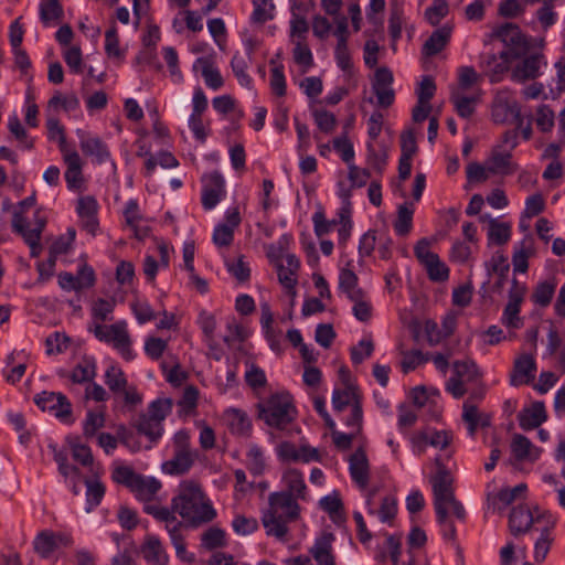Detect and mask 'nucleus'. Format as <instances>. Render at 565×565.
I'll return each instance as SVG.
<instances>
[{
	"instance_id": "11",
	"label": "nucleus",
	"mask_w": 565,
	"mask_h": 565,
	"mask_svg": "<svg viewBox=\"0 0 565 565\" xmlns=\"http://www.w3.org/2000/svg\"><path fill=\"white\" fill-rule=\"evenodd\" d=\"M393 73L388 67H379L375 71L372 82V89L377 98V104L381 107H390L395 99V93L392 88Z\"/></svg>"
},
{
	"instance_id": "64",
	"label": "nucleus",
	"mask_w": 565,
	"mask_h": 565,
	"mask_svg": "<svg viewBox=\"0 0 565 565\" xmlns=\"http://www.w3.org/2000/svg\"><path fill=\"white\" fill-rule=\"evenodd\" d=\"M448 10L445 0H435L433 6L426 9L425 17L431 25H437L448 14Z\"/></svg>"
},
{
	"instance_id": "27",
	"label": "nucleus",
	"mask_w": 565,
	"mask_h": 565,
	"mask_svg": "<svg viewBox=\"0 0 565 565\" xmlns=\"http://www.w3.org/2000/svg\"><path fill=\"white\" fill-rule=\"evenodd\" d=\"M545 405L543 402H535L530 407L524 408L518 415L519 425L522 429L529 430L537 428L546 420Z\"/></svg>"
},
{
	"instance_id": "53",
	"label": "nucleus",
	"mask_w": 565,
	"mask_h": 565,
	"mask_svg": "<svg viewBox=\"0 0 565 565\" xmlns=\"http://www.w3.org/2000/svg\"><path fill=\"white\" fill-rule=\"evenodd\" d=\"M526 484L525 483H519L516 484L514 488H504V489H501L495 499L498 500L499 504L497 508L498 510H503L504 508H507L509 504H511L512 502H514L519 497H522L525 494L526 492Z\"/></svg>"
},
{
	"instance_id": "29",
	"label": "nucleus",
	"mask_w": 565,
	"mask_h": 565,
	"mask_svg": "<svg viewBox=\"0 0 565 565\" xmlns=\"http://www.w3.org/2000/svg\"><path fill=\"white\" fill-rule=\"evenodd\" d=\"M64 161L67 166L65 171V180L68 189H77L81 186L82 178V160L75 150L63 152Z\"/></svg>"
},
{
	"instance_id": "7",
	"label": "nucleus",
	"mask_w": 565,
	"mask_h": 565,
	"mask_svg": "<svg viewBox=\"0 0 565 565\" xmlns=\"http://www.w3.org/2000/svg\"><path fill=\"white\" fill-rule=\"evenodd\" d=\"M525 294L526 286L513 278L509 290L508 303L504 307L501 318V321L505 327L512 329H519L522 327L523 322L520 317V307L524 300Z\"/></svg>"
},
{
	"instance_id": "50",
	"label": "nucleus",
	"mask_w": 565,
	"mask_h": 565,
	"mask_svg": "<svg viewBox=\"0 0 565 565\" xmlns=\"http://www.w3.org/2000/svg\"><path fill=\"white\" fill-rule=\"evenodd\" d=\"M253 22L263 24L274 18L275 4L273 0H253Z\"/></svg>"
},
{
	"instance_id": "28",
	"label": "nucleus",
	"mask_w": 565,
	"mask_h": 565,
	"mask_svg": "<svg viewBox=\"0 0 565 565\" xmlns=\"http://www.w3.org/2000/svg\"><path fill=\"white\" fill-rule=\"evenodd\" d=\"M555 526V519L552 515L547 516L541 529V534L534 545V561L542 563L546 558L554 537L552 536V529Z\"/></svg>"
},
{
	"instance_id": "63",
	"label": "nucleus",
	"mask_w": 565,
	"mask_h": 565,
	"mask_svg": "<svg viewBox=\"0 0 565 565\" xmlns=\"http://www.w3.org/2000/svg\"><path fill=\"white\" fill-rule=\"evenodd\" d=\"M418 439L425 444L444 449L449 445L451 436L446 430L433 433L425 431L418 435Z\"/></svg>"
},
{
	"instance_id": "9",
	"label": "nucleus",
	"mask_w": 565,
	"mask_h": 565,
	"mask_svg": "<svg viewBox=\"0 0 565 565\" xmlns=\"http://www.w3.org/2000/svg\"><path fill=\"white\" fill-rule=\"evenodd\" d=\"M35 404L43 411L52 412L61 420L72 415V404L62 393L42 392L34 397Z\"/></svg>"
},
{
	"instance_id": "19",
	"label": "nucleus",
	"mask_w": 565,
	"mask_h": 565,
	"mask_svg": "<svg viewBox=\"0 0 565 565\" xmlns=\"http://www.w3.org/2000/svg\"><path fill=\"white\" fill-rule=\"evenodd\" d=\"M12 228L19 233L29 245L31 256L38 257L42 252V246L40 244L41 228H29L26 220L21 212L13 213Z\"/></svg>"
},
{
	"instance_id": "35",
	"label": "nucleus",
	"mask_w": 565,
	"mask_h": 565,
	"mask_svg": "<svg viewBox=\"0 0 565 565\" xmlns=\"http://www.w3.org/2000/svg\"><path fill=\"white\" fill-rule=\"evenodd\" d=\"M339 289L347 295L350 300H358L364 292L358 287V276L348 268H342L339 274Z\"/></svg>"
},
{
	"instance_id": "60",
	"label": "nucleus",
	"mask_w": 565,
	"mask_h": 565,
	"mask_svg": "<svg viewBox=\"0 0 565 565\" xmlns=\"http://www.w3.org/2000/svg\"><path fill=\"white\" fill-rule=\"evenodd\" d=\"M105 425L104 413L87 412L86 418L83 424V433L85 437L90 438L95 436L96 431Z\"/></svg>"
},
{
	"instance_id": "48",
	"label": "nucleus",
	"mask_w": 565,
	"mask_h": 565,
	"mask_svg": "<svg viewBox=\"0 0 565 565\" xmlns=\"http://www.w3.org/2000/svg\"><path fill=\"white\" fill-rule=\"evenodd\" d=\"M158 164L164 169H171L178 167L179 162L171 152L161 151L156 157L150 156L147 159L145 163L146 174L151 175Z\"/></svg>"
},
{
	"instance_id": "3",
	"label": "nucleus",
	"mask_w": 565,
	"mask_h": 565,
	"mask_svg": "<svg viewBox=\"0 0 565 565\" xmlns=\"http://www.w3.org/2000/svg\"><path fill=\"white\" fill-rule=\"evenodd\" d=\"M452 483L454 479L445 467L439 468L431 478L434 507L439 524L446 523L449 509L460 520L466 515L463 505L455 497Z\"/></svg>"
},
{
	"instance_id": "36",
	"label": "nucleus",
	"mask_w": 565,
	"mask_h": 565,
	"mask_svg": "<svg viewBox=\"0 0 565 565\" xmlns=\"http://www.w3.org/2000/svg\"><path fill=\"white\" fill-rule=\"evenodd\" d=\"M454 376L460 379L465 383H473L480 380L481 372L477 364L470 360L455 361L452 364Z\"/></svg>"
},
{
	"instance_id": "38",
	"label": "nucleus",
	"mask_w": 565,
	"mask_h": 565,
	"mask_svg": "<svg viewBox=\"0 0 565 565\" xmlns=\"http://www.w3.org/2000/svg\"><path fill=\"white\" fill-rule=\"evenodd\" d=\"M196 64H200L202 67V76L207 87L217 90L223 86V77L210 60L200 57L196 60Z\"/></svg>"
},
{
	"instance_id": "46",
	"label": "nucleus",
	"mask_w": 565,
	"mask_h": 565,
	"mask_svg": "<svg viewBox=\"0 0 565 565\" xmlns=\"http://www.w3.org/2000/svg\"><path fill=\"white\" fill-rule=\"evenodd\" d=\"M139 476L140 475L136 473L135 470L129 466L122 463H114L111 479L116 483L127 487L129 490L132 489Z\"/></svg>"
},
{
	"instance_id": "37",
	"label": "nucleus",
	"mask_w": 565,
	"mask_h": 565,
	"mask_svg": "<svg viewBox=\"0 0 565 565\" xmlns=\"http://www.w3.org/2000/svg\"><path fill=\"white\" fill-rule=\"evenodd\" d=\"M414 207L412 203H403L397 207V217L394 222V231L399 236H406L413 226Z\"/></svg>"
},
{
	"instance_id": "42",
	"label": "nucleus",
	"mask_w": 565,
	"mask_h": 565,
	"mask_svg": "<svg viewBox=\"0 0 565 565\" xmlns=\"http://www.w3.org/2000/svg\"><path fill=\"white\" fill-rule=\"evenodd\" d=\"M511 237L510 223L499 222L495 218L489 220L488 239L490 243L503 245L509 242Z\"/></svg>"
},
{
	"instance_id": "47",
	"label": "nucleus",
	"mask_w": 565,
	"mask_h": 565,
	"mask_svg": "<svg viewBox=\"0 0 565 565\" xmlns=\"http://www.w3.org/2000/svg\"><path fill=\"white\" fill-rule=\"evenodd\" d=\"M359 401L355 388L351 384H345L343 390H334L332 394V405L334 411L341 412L348 405H353Z\"/></svg>"
},
{
	"instance_id": "4",
	"label": "nucleus",
	"mask_w": 565,
	"mask_h": 565,
	"mask_svg": "<svg viewBox=\"0 0 565 565\" xmlns=\"http://www.w3.org/2000/svg\"><path fill=\"white\" fill-rule=\"evenodd\" d=\"M296 416L291 396L288 393L271 395L259 406V418L268 426L282 429L290 424Z\"/></svg>"
},
{
	"instance_id": "12",
	"label": "nucleus",
	"mask_w": 565,
	"mask_h": 565,
	"mask_svg": "<svg viewBox=\"0 0 565 565\" xmlns=\"http://www.w3.org/2000/svg\"><path fill=\"white\" fill-rule=\"evenodd\" d=\"M509 52L502 51L499 55L484 53L480 55L479 66L491 82H499L502 75L509 70Z\"/></svg>"
},
{
	"instance_id": "44",
	"label": "nucleus",
	"mask_w": 565,
	"mask_h": 565,
	"mask_svg": "<svg viewBox=\"0 0 565 565\" xmlns=\"http://www.w3.org/2000/svg\"><path fill=\"white\" fill-rule=\"evenodd\" d=\"M139 434L147 436L151 443L157 441L162 435V425L147 415H140L137 424Z\"/></svg>"
},
{
	"instance_id": "30",
	"label": "nucleus",
	"mask_w": 565,
	"mask_h": 565,
	"mask_svg": "<svg viewBox=\"0 0 565 565\" xmlns=\"http://www.w3.org/2000/svg\"><path fill=\"white\" fill-rule=\"evenodd\" d=\"M286 490L282 492L290 493L292 498L298 500H307V487L302 473L297 469H289L282 476Z\"/></svg>"
},
{
	"instance_id": "20",
	"label": "nucleus",
	"mask_w": 565,
	"mask_h": 565,
	"mask_svg": "<svg viewBox=\"0 0 565 565\" xmlns=\"http://www.w3.org/2000/svg\"><path fill=\"white\" fill-rule=\"evenodd\" d=\"M492 119L497 124L515 122L518 128L523 126V116L521 107L516 102H508L504 99H497L492 106Z\"/></svg>"
},
{
	"instance_id": "13",
	"label": "nucleus",
	"mask_w": 565,
	"mask_h": 565,
	"mask_svg": "<svg viewBox=\"0 0 565 565\" xmlns=\"http://www.w3.org/2000/svg\"><path fill=\"white\" fill-rule=\"evenodd\" d=\"M202 205L205 210L214 209L225 192V181L221 173L214 171L203 177Z\"/></svg>"
},
{
	"instance_id": "6",
	"label": "nucleus",
	"mask_w": 565,
	"mask_h": 565,
	"mask_svg": "<svg viewBox=\"0 0 565 565\" xmlns=\"http://www.w3.org/2000/svg\"><path fill=\"white\" fill-rule=\"evenodd\" d=\"M145 511L148 514L153 515L158 521L164 523V527L170 535L171 542L175 548V553L182 559H185V544L184 537L182 534V530L184 524L182 521L178 520L173 513V510L170 511L168 508H161L152 504H148L145 507Z\"/></svg>"
},
{
	"instance_id": "17",
	"label": "nucleus",
	"mask_w": 565,
	"mask_h": 565,
	"mask_svg": "<svg viewBox=\"0 0 565 565\" xmlns=\"http://www.w3.org/2000/svg\"><path fill=\"white\" fill-rule=\"evenodd\" d=\"M241 224L237 207L228 209L225 213V223L218 224L213 232V243L218 247H226L233 243L234 230Z\"/></svg>"
},
{
	"instance_id": "26",
	"label": "nucleus",
	"mask_w": 565,
	"mask_h": 565,
	"mask_svg": "<svg viewBox=\"0 0 565 565\" xmlns=\"http://www.w3.org/2000/svg\"><path fill=\"white\" fill-rule=\"evenodd\" d=\"M141 555L150 565H167L169 557L160 542L153 535H148L141 546Z\"/></svg>"
},
{
	"instance_id": "32",
	"label": "nucleus",
	"mask_w": 565,
	"mask_h": 565,
	"mask_svg": "<svg viewBox=\"0 0 565 565\" xmlns=\"http://www.w3.org/2000/svg\"><path fill=\"white\" fill-rule=\"evenodd\" d=\"M534 246L532 237H525L512 255L513 270L515 273H526L529 268V258L534 255Z\"/></svg>"
},
{
	"instance_id": "15",
	"label": "nucleus",
	"mask_w": 565,
	"mask_h": 565,
	"mask_svg": "<svg viewBox=\"0 0 565 565\" xmlns=\"http://www.w3.org/2000/svg\"><path fill=\"white\" fill-rule=\"evenodd\" d=\"M79 147L85 156L93 157L98 163H105L110 159L107 145L97 136H92L84 130H77Z\"/></svg>"
},
{
	"instance_id": "55",
	"label": "nucleus",
	"mask_w": 565,
	"mask_h": 565,
	"mask_svg": "<svg viewBox=\"0 0 565 565\" xmlns=\"http://www.w3.org/2000/svg\"><path fill=\"white\" fill-rule=\"evenodd\" d=\"M424 266L427 270L429 279L433 281H445L449 277V269L446 264L440 260L438 255H436Z\"/></svg>"
},
{
	"instance_id": "43",
	"label": "nucleus",
	"mask_w": 565,
	"mask_h": 565,
	"mask_svg": "<svg viewBox=\"0 0 565 565\" xmlns=\"http://www.w3.org/2000/svg\"><path fill=\"white\" fill-rule=\"evenodd\" d=\"M63 17L64 11L57 0H46L40 4V19L44 25L60 22Z\"/></svg>"
},
{
	"instance_id": "45",
	"label": "nucleus",
	"mask_w": 565,
	"mask_h": 565,
	"mask_svg": "<svg viewBox=\"0 0 565 565\" xmlns=\"http://www.w3.org/2000/svg\"><path fill=\"white\" fill-rule=\"evenodd\" d=\"M450 100L452 102L455 109L460 117L469 118L475 113V106L478 102V98L455 92L452 93Z\"/></svg>"
},
{
	"instance_id": "21",
	"label": "nucleus",
	"mask_w": 565,
	"mask_h": 565,
	"mask_svg": "<svg viewBox=\"0 0 565 565\" xmlns=\"http://www.w3.org/2000/svg\"><path fill=\"white\" fill-rule=\"evenodd\" d=\"M543 64V55L535 53L526 56L512 70L511 78L516 83H524L539 77Z\"/></svg>"
},
{
	"instance_id": "41",
	"label": "nucleus",
	"mask_w": 565,
	"mask_h": 565,
	"mask_svg": "<svg viewBox=\"0 0 565 565\" xmlns=\"http://www.w3.org/2000/svg\"><path fill=\"white\" fill-rule=\"evenodd\" d=\"M95 376L96 364L93 359L82 360L70 374L71 381L76 384L92 382Z\"/></svg>"
},
{
	"instance_id": "56",
	"label": "nucleus",
	"mask_w": 565,
	"mask_h": 565,
	"mask_svg": "<svg viewBox=\"0 0 565 565\" xmlns=\"http://www.w3.org/2000/svg\"><path fill=\"white\" fill-rule=\"evenodd\" d=\"M269 63L274 66L271 68L270 75V88L277 96L282 97L286 95V78L284 75V66L276 64L274 58L270 60Z\"/></svg>"
},
{
	"instance_id": "39",
	"label": "nucleus",
	"mask_w": 565,
	"mask_h": 565,
	"mask_svg": "<svg viewBox=\"0 0 565 565\" xmlns=\"http://www.w3.org/2000/svg\"><path fill=\"white\" fill-rule=\"evenodd\" d=\"M33 548L42 558H49L57 548L55 533L49 530L38 533L33 541Z\"/></svg>"
},
{
	"instance_id": "25",
	"label": "nucleus",
	"mask_w": 565,
	"mask_h": 565,
	"mask_svg": "<svg viewBox=\"0 0 565 565\" xmlns=\"http://www.w3.org/2000/svg\"><path fill=\"white\" fill-rule=\"evenodd\" d=\"M334 536L332 533H323L316 539L315 544L310 548V554L317 562V565H334V556L332 555V542Z\"/></svg>"
},
{
	"instance_id": "62",
	"label": "nucleus",
	"mask_w": 565,
	"mask_h": 565,
	"mask_svg": "<svg viewBox=\"0 0 565 565\" xmlns=\"http://www.w3.org/2000/svg\"><path fill=\"white\" fill-rule=\"evenodd\" d=\"M163 58L169 67V72L171 77L173 78V82L180 83L183 79L182 73L179 68V57L177 51L171 47L167 46L162 49Z\"/></svg>"
},
{
	"instance_id": "49",
	"label": "nucleus",
	"mask_w": 565,
	"mask_h": 565,
	"mask_svg": "<svg viewBox=\"0 0 565 565\" xmlns=\"http://www.w3.org/2000/svg\"><path fill=\"white\" fill-rule=\"evenodd\" d=\"M302 9L303 4L298 2H295L291 7L292 18L290 20V34L291 36H298L299 39H305V35L309 30L306 18L298 13V11Z\"/></svg>"
},
{
	"instance_id": "61",
	"label": "nucleus",
	"mask_w": 565,
	"mask_h": 565,
	"mask_svg": "<svg viewBox=\"0 0 565 565\" xmlns=\"http://www.w3.org/2000/svg\"><path fill=\"white\" fill-rule=\"evenodd\" d=\"M555 292V285L548 281H543L537 285L535 290L532 294V299L535 303L541 307H546L550 305L553 295Z\"/></svg>"
},
{
	"instance_id": "8",
	"label": "nucleus",
	"mask_w": 565,
	"mask_h": 565,
	"mask_svg": "<svg viewBox=\"0 0 565 565\" xmlns=\"http://www.w3.org/2000/svg\"><path fill=\"white\" fill-rule=\"evenodd\" d=\"M548 513L534 514L529 507L518 505L512 509L509 516V526L513 535L526 533L533 524H544Z\"/></svg>"
},
{
	"instance_id": "2",
	"label": "nucleus",
	"mask_w": 565,
	"mask_h": 565,
	"mask_svg": "<svg viewBox=\"0 0 565 565\" xmlns=\"http://www.w3.org/2000/svg\"><path fill=\"white\" fill-rule=\"evenodd\" d=\"M300 516V507L290 493L271 492L268 495V507L262 513V523L268 536L286 541L289 523Z\"/></svg>"
},
{
	"instance_id": "23",
	"label": "nucleus",
	"mask_w": 565,
	"mask_h": 565,
	"mask_svg": "<svg viewBox=\"0 0 565 565\" xmlns=\"http://www.w3.org/2000/svg\"><path fill=\"white\" fill-rule=\"evenodd\" d=\"M350 475L356 484L364 489L370 479V467L367 457L361 448L350 457Z\"/></svg>"
},
{
	"instance_id": "54",
	"label": "nucleus",
	"mask_w": 565,
	"mask_h": 565,
	"mask_svg": "<svg viewBox=\"0 0 565 565\" xmlns=\"http://www.w3.org/2000/svg\"><path fill=\"white\" fill-rule=\"evenodd\" d=\"M249 62H250V60H248L247 57H245L244 55H242L239 53H236L231 61L232 70L234 72L238 83L245 87H249V85L252 83L250 77L246 73Z\"/></svg>"
},
{
	"instance_id": "14",
	"label": "nucleus",
	"mask_w": 565,
	"mask_h": 565,
	"mask_svg": "<svg viewBox=\"0 0 565 565\" xmlns=\"http://www.w3.org/2000/svg\"><path fill=\"white\" fill-rule=\"evenodd\" d=\"M482 392L472 394L462 405V420L467 425L468 434L470 437L476 435L478 428L489 427L491 418L488 414L482 413L472 403V397L481 398Z\"/></svg>"
},
{
	"instance_id": "59",
	"label": "nucleus",
	"mask_w": 565,
	"mask_h": 565,
	"mask_svg": "<svg viewBox=\"0 0 565 565\" xmlns=\"http://www.w3.org/2000/svg\"><path fill=\"white\" fill-rule=\"evenodd\" d=\"M332 145L333 149L340 154L341 159L348 163V166L353 163L354 148L347 135L334 138Z\"/></svg>"
},
{
	"instance_id": "5",
	"label": "nucleus",
	"mask_w": 565,
	"mask_h": 565,
	"mask_svg": "<svg viewBox=\"0 0 565 565\" xmlns=\"http://www.w3.org/2000/svg\"><path fill=\"white\" fill-rule=\"evenodd\" d=\"M94 335L103 342L113 344L121 356L128 361L135 358L131 350V340L125 321L113 324H96L93 329Z\"/></svg>"
},
{
	"instance_id": "31",
	"label": "nucleus",
	"mask_w": 565,
	"mask_h": 565,
	"mask_svg": "<svg viewBox=\"0 0 565 565\" xmlns=\"http://www.w3.org/2000/svg\"><path fill=\"white\" fill-rule=\"evenodd\" d=\"M224 419L232 434L237 436H247L252 428V423L246 413L232 408L225 412Z\"/></svg>"
},
{
	"instance_id": "24",
	"label": "nucleus",
	"mask_w": 565,
	"mask_h": 565,
	"mask_svg": "<svg viewBox=\"0 0 565 565\" xmlns=\"http://www.w3.org/2000/svg\"><path fill=\"white\" fill-rule=\"evenodd\" d=\"M195 457L192 450L175 449L173 458L162 463V470L168 475H183L193 466Z\"/></svg>"
},
{
	"instance_id": "22",
	"label": "nucleus",
	"mask_w": 565,
	"mask_h": 565,
	"mask_svg": "<svg viewBox=\"0 0 565 565\" xmlns=\"http://www.w3.org/2000/svg\"><path fill=\"white\" fill-rule=\"evenodd\" d=\"M487 163L491 174L510 175L518 170V164L512 161V153L501 150V146L493 148Z\"/></svg>"
},
{
	"instance_id": "1",
	"label": "nucleus",
	"mask_w": 565,
	"mask_h": 565,
	"mask_svg": "<svg viewBox=\"0 0 565 565\" xmlns=\"http://www.w3.org/2000/svg\"><path fill=\"white\" fill-rule=\"evenodd\" d=\"M173 513H178L189 525L198 527L216 518V511L199 483L186 480L179 486V493L172 500Z\"/></svg>"
},
{
	"instance_id": "40",
	"label": "nucleus",
	"mask_w": 565,
	"mask_h": 565,
	"mask_svg": "<svg viewBox=\"0 0 565 565\" xmlns=\"http://www.w3.org/2000/svg\"><path fill=\"white\" fill-rule=\"evenodd\" d=\"M246 466L254 476H260L264 473L266 468V458L263 449L258 445H249L246 452Z\"/></svg>"
},
{
	"instance_id": "16",
	"label": "nucleus",
	"mask_w": 565,
	"mask_h": 565,
	"mask_svg": "<svg viewBox=\"0 0 565 565\" xmlns=\"http://www.w3.org/2000/svg\"><path fill=\"white\" fill-rule=\"evenodd\" d=\"M536 362L531 354L523 353L519 355L513 364L510 374V384L512 386H521L530 384L535 379Z\"/></svg>"
},
{
	"instance_id": "52",
	"label": "nucleus",
	"mask_w": 565,
	"mask_h": 565,
	"mask_svg": "<svg viewBox=\"0 0 565 565\" xmlns=\"http://www.w3.org/2000/svg\"><path fill=\"white\" fill-rule=\"evenodd\" d=\"M202 546L206 550H215L226 545L225 532L216 526L209 527L201 536Z\"/></svg>"
},
{
	"instance_id": "18",
	"label": "nucleus",
	"mask_w": 565,
	"mask_h": 565,
	"mask_svg": "<svg viewBox=\"0 0 565 565\" xmlns=\"http://www.w3.org/2000/svg\"><path fill=\"white\" fill-rule=\"evenodd\" d=\"M486 269L488 274V279L482 284L480 292L484 298L488 294V286L490 284V277L492 274L498 275V280L494 282L493 287L498 290H501L504 281L508 277V273L510 269V265L508 263V258L500 252H497L489 262L486 263Z\"/></svg>"
},
{
	"instance_id": "58",
	"label": "nucleus",
	"mask_w": 565,
	"mask_h": 565,
	"mask_svg": "<svg viewBox=\"0 0 565 565\" xmlns=\"http://www.w3.org/2000/svg\"><path fill=\"white\" fill-rule=\"evenodd\" d=\"M531 448H532V443L527 437H525L521 434H515L513 436L512 443H511V451L516 460H519V461L525 460L530 455Z\"/></svg>"
},
{
	"instance_id": "33",
	"label": "nucleus",
	"mask_w": 565,
	"mask_h": 565,
	"mask_svg": "<svg viewBox=\"0 0 565 565\" xmlns=\"http://www.w3.org/2000/svg\"><path fill=\"white\" fill-rule=\"evenodd\" d=\"M451 29L447 26L435 30L423 46V53L427 56L438 54L444 50L450 39Z\"/></svg>"
},
{
	"instance_id": "57",
	"label": "nucleus",
	"mask_w": 565,
	"mask_h": 565,
	"mask_svg": "<svg viewBox=\"0 0 565 565\" xmlns=\"http://www.w3.org/2000/svg\"><path fill=\"white\" fill-rule=\"evenodd\" d=\"M555 115L548 105H541L536 109L535 124L540 131L550 132L554 127Z\"/></svg>"
},
{
	"instance_id": "34",
	"label": "nucleus",
	"mask_w": 565,
	"mask_h": 565,
	"mask_svg": "<svg viewBox=\"0 0 565 565\" xmlns=\"http://www.w3.org/2000/svg\"><path fill=\"white\" fill-rule=\"evenodd\" d=\"M160 488L161 483L159 480L153 477H143L140 475L130 491L134 492L138 499L150 501Z\"/></svg>"
},
{
	"instance_id": "51",
	"label": "nucleus",
	"mask_w": 565,
	"mask_h": 565,
	"mask_svg": "<svg viewBox=\"0 0 565 565\" xmlns=\"http://www.w3.org/2000/svg\"><path fill=\"white\" fill-rule=\"evenodd\" d=\"M105 383L114 393L124 391L127 386V380L122 370L117 365H110L105 373Z\"/></svg>"
},
{
	"instance_id": "10",
	"label": "nucleus",
	"mask_w": 565,
	"mask_h": 565,
	"mask_svg": "<svg viewBox=\"0 0 565 565\" xmlns=\"http://www.w3.org/2000/svg\"><path fill=\"white\" fill-rule=\"evenodd\" d=\"M495 35L509 46V56L519 57L524 54L527 50V41L525 35L521 32L520 28L513 23H505L501 25L497 31Z\"/></svg>"
}]
</instances>
